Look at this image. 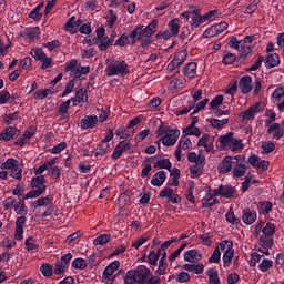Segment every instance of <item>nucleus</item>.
<instances>
[{
  "instance_id": "1",
  "label": "nucleus",
  "mask_w": 284,
  "mask_h": 284,
  "mask_svg": "<svg viewBox=\"0 0 284 284\" xmlns=\"http://www.w3.org/2000/svg\"><path fill=\"white\" fill-rule=\"evenodd\" d=\"M156 26H159V20H152L146 27L139 24L131 32V45H135L136 41H141L143 37H152L156 32Z\"/></svg>"
},
{
  "instance_id": "2",
  "label": "nucleus",
  "mask_w": 284,
  "mask_h": 284,
  "mask_svg": "<svg viewBox=\"0 0 284 284\" xmlns=\"http://www.w3.org/2000/svg\"><path fill=\"white\" fill-rule=\"evenodd\" d=\"M106 77H128L130 64L125 60H112L105 68Z\"/></svg>"
},
{
  "instance_id": "3",
  "label": "nucleus",
  "mask_w": 284,
  "mask_h": 284,
  "mask_svg": "<svg viewBox=\"0 0 284 284\" xmlns=\"http://www.w3.org/2000/svg\"><path fill=\"white\" fill-rule=\"evenodd\" d=\"M221 148L232 150L236 152L237 150H243V140L234 138V132H229L219 138Z\"/></svg>"
},
{
  "instance_id": "4",
  "label": "nucleus",
  "mask_w": 284,
  "mask_h": 284,
  "mask_svg": "<svg viewBox=\"0 0 284 284\" xmlns=\"http://www.w3.org/2000/svg\"><path fill=\"white\" fill-rule=\"evenodd\" d=\"M227 45L233 50H237V52H240V57H243L244 59H247V54L252 52V47L246 44L243 40H239L236 37H231Z\"/></svg>"
},
{
  "instance_id": "5",
  "label": "nucleus",
  "mask_w": 284,
  "mask_h": 284,
  "mask_svg": "<svg viewBox=\"0 0 284 284\" xmlns=\"http://www.w3.org/2000/svg\"><path fill=\"white\" fill-rule=\"evenodd\" d=\"M187 59V50H182L178 54L174 55L173 60L168 64L166 70L170 72H174L178 68H181L183 63H185Z\"/></svg>"
},
{
  "instance_id": "6",
  "label": "nucleus",
  "mask_w": 284,
  "mask_h": 284,
  "mask_svg": "<svg viewBox=\"0 0 284 284\" xmlns=\"http://www.w3.org/2000/svg\"><path fill=\"white\" fill-rule=\"evenodd\" d=\"M179 136H181V131L179 129H171L160 139V141H162L163 145L170 148L172 145H176Z\"/></svg>"
},
{
  "instance_id": "7",
  "label": "nucleus",
  "mask_w": 284,
  "mask_h": 284,
  "mask_svg": "<svg viewBox=\"0 0 284 284\" xmlns=\"http://www.w3.org/2000/svg\"><path fill=\"white\" fill-rule=\"evenodd\" d=\"M21 136V130L16 126H7L0 133V141H12Z\"/></svg>"
},
{
  "instance_id": "8",
  "label": "nucleus",
  "mask_w": 284,
  "mask_h": 284,
  "mask_svg": "<svg viewBox=\"0 0 284 284\" xmlns=\"http://www.w3.org/2000/svg\"><path fill=\"white\" fill-rule=\"evenodd\" d=\"M214 194L222 196L223 199H234V194H236V187L230 184H221L217 189H214Z\"/></svg>"
},
{
  "instance_id": "9",
  "label": "nucleus",
  "mask_w": 284,
  "mask_h": 284,
  "mask_svg": "<svg viewBox=\"0 0 284 284\" xmlns=\"http://www.w3.org/2000/svg\"><path fill=\"white\" fill-rule=\"evenodd\" d=\"M260 112H263V106L261 105V102H257L242 112V119L244 121H254V119H256V114Z\"/></svg>"
},
{
  "instance_id": "10",
  "label": "nucleus",
  "mask_w": 284,
  "mask_h": 284,
  "mask_svg": "<svg viewBox=\"0 0 284 284\" xmlns=\"http://www.w3.org/2000/svg\"><path fill=\"white\" fill-rule=\"evenodd\" d=\"M257 219H258V214L256 213V210H251L250 207H245L242 211V221L244 225H254Z\"/></svg>"
},
{
  "instance_id": "11",
  "label": "nucleus",
  "mask_w": 284,
  "mask_h": 284,
  "mask_svg": "<svg viewBox=\"0 0 284 284\" xmlns=\"http://www.w3.org/2000/svg\"><path fill=\"white\" fill-rule=\"evenodd\" d=\"M273 103H275L280 112H284V88L278 87L272 93Z\"/></svg>"
},
{
  "instance_id": "12",
  "label": "nucleus",
  "mask_w": 284,
  "mask_h": 284,
  "mask_svg": "<svg viewBox=\"0 0 284 284\" xmlns=\"http://www.w3.org/2000/svg\"><path fill=\"white\" fill-rule=\"evenodd\" d=\"M220 174H227V172H232L234 170V158L231 155H226L217 168Z\"/></svg>"
},
{
  "instance_id": "13",
  "label": "nucleus",
  "mask_w": 284,
  "mask_h": 284,
  "mask_svg": "<svg viewBox=\"0 0 284 284\" xmlns=\"http://www.w3.org/2000/svg\"><path fill=\"white\" fill-rule=\"evenodd\" d=\"M28 217L26 215H21L16 220V231H14V240L23 241V225H26Z\"/></svg>"
},
{
  "instance_id": "14",
  "label": "nucleus",
  "mask_w": 284,
  "mask_h": 284,
  "mask_svg": "<svg viewBox=\"0 0 284 284\" xmlns=\"http://www.w3.org/2000/svg\"><path fill=\"white\" fill-rule=\"evenodd\" d=\"M135 278L138 280L139 284H144L148 281V276H150L151 271L145 265H139L135 270Z\"/></svg>"
},
{
  "instance_id": "15",
  "label": "nucleus",
  "mask_w": 284,
  "mask_h": 284,
  "mask_svg": "<svg viewBox=\"0 0 284 284\" xmlns=\"http://www.w3.org/2000/svg\"><path fill=\"white\" fill-rule=\"evenodd\" d=\"M98 123H99V116L85 115L83 119L80 120V128L81 130H90L92 128H97Z\"/></svg>"
},
{
  "instance_id": "16",
  "label": "nucleus",
  "mask_w": 284,
  "mask_h": 284,
  "mask_svg": "<svg viewBox=\"0 0 284 284\" xmlns=\"http://www.w3.org/2000/svg\"><path fill=\"white\" fill-rule=\"evenodd\" d=\"M83 23L81 19L77 20V17L72 16L69 18V20L65 22L64 30L67 32H70V34H77L79 31V27Z\"/></svg>"
},
{
  "instance_id": "17",
  "label": "nucleus",
  "mask_w": 284,
  "mask_h": 284,
  "mask_svg": "<svg viewBox=\"0 0 284 284\" xmlns=\"http://www.w3.org/2000/svg\"><path fill=\"white\" fill-rule=\"evenodd\" d=\"M239 88L242 94H250L254 88L252 85V78L250 75L242 77L239 81Z\"/></svg>"
},
{
  "instance_id": "18",
  "label": "nucleus",
  "mask_w": 284,
  "mask_h": 284,
  "mask_svg": "<svg viewBox=\"0 0 284 284\" xmlns=\"http://www.w3.org/2000/svg\"><path fill=\"white\" fill-rule=\"evenodd\" d=\"M119 267H121V262H119V260H115L113 262H111L103 271L102 273V278L104 281H110L112 274H114L116 272V270H119Z\"/></svg>"
},
{
  "instance_id": "19",
  "label": "nucleus",
  "mask_w": 284,
  "mask_h": 284,
  "mask_svg": "<svg viewBox=\"0 0 284 284\" xmlns=\"http://www.w3.org/2000/svg\"><path fill=\"white\" fill-rule=\"evenodd\" d=\"M183 256H184V261H186V263H190V264L199 263V261L203 258V254L195 248L185 251Z\"/></svg>"
},
{
  "instance_id": "20",
  "label": "nucleus",
  "mask_w": 284,
  "mask_h": 284,
  "mask_svg": "<svg viewBox=\"0 0 284 284\" xmlns=\"http://www.w3.org/2000/svg\"><path fill=\"white\" fill-rule=\"evenodd\" d=\"M201 23H205V18H204V16H201L200 9H195L191 13L190 26H191L192 30H195V28H199L201 26Z\"/></svg>"
},
{
  "instance_id": "21",
  "label": "nucleus",
  "mask_w": 284,
  "mask_h": 284,
  "mask_svg": "<svg viewBox=\"0 0 284 284\" xmlns=\"http://www.w3.org/2000/svg\"><path fill=\"white\" fill-rule=\"evenodd\" d=\"M91 152L95 159H103L110 152V143L100 142Z\"/></svg>"
},
{
  "instance_id": "22",
  "label": "nucleus",
  "mask_w": 284,
  "mask_h": 284,
  "mask_svg": "<svg viewBox=\"0 0 284 284\" xmlns=\"http://www.w3.org/2000/svg\"><path fill=\"white\" fill-rule=\"evenodd\" d=\"M182 268L185 270V272H193V274H203V272H205V265L200 262L184 264Z\"/></svg>"
},
{
  "instance_id": "23",
  "label": "nucleus",
  "mask_w": 284,
  "mask_h": 284,
  "mask_svg": "<svg viewBox=\"0 0 284 284\" xmlns=\"http://www.w3.org/2000/svg\"><path fill=\"white\" fill-rule=\"evenodd\" d=\"M272 133H273V139H275V141H281V139H283L284 131L283 129H281L280 123L274 122L268 126L267 134H272Z\"/></svg>"
},
{
  "instance_id": "24",
  "label": "nucleus",
  "mask_w": 284,
  "mask_h": 284,
  "mask_svg": "<svg viewBox=\"0 0 284 284\" xmlns=\"http://www.w3.org/2000/svg\"><path fill=\"white\" fill-rule=\"evenodd\" d=\"M166 179L168 175L165 171H158L151 180V185H153L154 187H161V185L165 183Z\"/></svg>"
},
{
  "instance_id": "25",
  "label": "nucleus",
  "mask_w": 284,
  "mask_h": 284,
  "mask_svg": "<svg viewBox=\"0 0 284 284\" xmlns=\"http://www.w3.org/2000/svg\"><path fill=\"white\" fill-rule=\"evenodd\" d=\"M197 68L199 64L196 62H189L183 69L184 77H187V79H194V77H196Z\"/></svg>"
},
{
  "instance_id": "26",
  "label": "nucleus",
  "mask_w": 284,
  "mask_h": 284,
  "mask_svg": "<svg viewBox=\"0 0 284 284\" xmlns=\"http://www.w3.org/2000/svg\"><path fill=\"white\" fill-rule=\"evenodd\" d=\"M276 65H281V57L277 53H271L266 57L265 68H276Z\"/></svg>"
},
{
  "instance_id": "27",
  "label": "nucleus",
  "mask_w": 284,
  "mask_h": 284,
  "mask_svg": "<svg viewBox=\"0 0 284 284\" xmlns=\"http://www.w3.org/2000/svg\"><path fill=\"white\" fill-rule=\"evenodd\" d=\"M245 172H247V166L245 163H234L233 164V178L241 179V176H245Z\"/></svg>"
},
{
  "instance_id": "28",
  "label": "nucleus",
  "mask_w": 284,
  "mask_h": 284,
  "mask_svg": "<svg viewBox=\"0 0 284 284\" xmlns=\"http://www.w3.org/2000/svg\"><path fill=\"white\" fill-rule=\"evenodd\" d=\"M13 207L18 216H28V206H26V199H20Z\"/></svg>"
},
{
  "instance_id": "29",
  "label": "nucleus",
  "mask_w": 284,
  "mask_h": 284,
  "mask_svg": "<svg viewBox=\"0 0 284 284\" xmlns=\"http://www.w3.org/2000/svg\"><path fill=\"white\" fill-rule=\"evenodd\" d=\"M73 103H88V90L81 88L75 92V98H71Z\"/></svg>"
},
{
  "instance_id": "30",
  "label": "nucleus",
  "mask_w": 284,
  "mask_h": 284,
  "mask_svg": "<svg viewBox=\"0 0 284 284\" xmlns=\"http://www.w3.org/2000/svg\"><path fill=\"white\" fill-rule=\"evenodd\" d=\"M272 207L274 205L270 201H261L258 202L257 209H258V214H262L263 216H267L270 212H272Z\"/></svg>"
},
{
  "instance_id": "31",
  "label": "nucleus",
  "mask_w": 284,
  "mask_h": 284,
  "mask_svg": "<svg viewBox=\"0 0 284 284\" xmlns=\"http://www.w3.org/2000/svg\"><path fill=\"white\" fill-rule=\"evenodd\" d=\"M114 45L125 48V45H132V33H122L121 37L114 42Z\"/></svg>"
},
{
  "instance_id": "32",
  "label": "nucleus",
  "mask_w": 284,
  "mask_h": 284,
  "mask_svg": "<svg viewBox=\"0 0 284 284\" xmlns=\"http://www.w3.org/2000/svg\"><path fill=\"white\" fill-rule=\"evenodd\" d=\"M207 123H210V125L212 128H215V130H223L224 125H227L230 123V119L224 118L222 120L219 119H206Z\"/></svg>"
},
{
  "instance_id": "33",
  "label": "nucleus",
  "mask_w": 284,
  "mask_h": 284,
  "mask_svg": "<svg viewBox=\"0 0 284 284\" xmlns=\"http://www.w3.org/2000/svg\"><path fill=\"white\" fill-rule=\"evenodd\" d=\"M189 163H195V165H205V156L196 154V152H190L187 154Z\"/></svg>"
},
{
  "instance_id": "34",
  "label": "nucleus",
  "mask_w": 284,
  "mask_h": 284,
  "mask_svg": "<svg viewBox=\"0 0 284 284\" xmlns=\"http://www.w3.org/2000/svg\"><path fill=\"white\" fill-rule=\"evenodd\" d=\"M97 45L101 52H105V50L112 48L113 42L112 39H110V37H104L101 40L97 41Z\"/></svg>"
},
{
  "instance_id": "35",
  "label": "nucleus",
  "mask_w": 284,
  "mask_h": 284,
  "mask_svg": "<svg viewBox=\"0 0 284 284\" xmlns=\"http://www.w3.org/2000/svg\"><path fill=\"white\" fill-rule=\"evenodd\" d=\"M48 186H41L39 189H33L30 192H28L27 194L23 195L22 199L28 200V199H39V196H41V194H43V192H45Z\"/></svg>"
},
{
  "instance_id": "36",
  "label": "nucleus",
  "mask_w": 284,
  "mask_h": 284,
  "mask_svg": "<svg viewBox=\"0 0 284 284\" xmlns=\"http://www.w3.org/2000/svg\"><path fill=\"white\" fill-rule=\"evenodd\" d=\"M260 245L266 250L272 248L274 245V237L272 235L262 234L260 236Z\"/></svg>"
},
{
  "instance_id": "37",
  "label": "nucleus",
  "mask_w": 284,
  "mask_h": 284,
  "mask_svg": "<svg viewBox=\"0 0 284 284\" xmlns=\"http://www.w3.org/2000/svg\"><path fill=\"white\" fill-rule=\"evenodd\" d=\"M40 272L42 276H44L45 278H50V276L54 274V266H52V264L49 263H42L40 265Z\"/></svg>"
},
{
  "instance_id": "38",
  "label": "nucleus",
  "mask_w": 284,
  "mask_h": 284,
  "mask_svg": "<svg viewBox=\"0 0 284 284\" xmlns=\"http://www.w3.org/2000/svg\"><path fill=\"white\" fill-rule=\"evenodd\" d=\"M45 186V176L37 175L31 179V189L36 190Z\"/></svg>"
},
{
  "instance_id": "39",
  "label": "nucleus",
  "mask_w": 284,
  "mask_h": 284,
  "mask_svg": "<svg viewBox=\"0 0 284 284\" xmlns=\"http://www.w3.org/2000/svg\"><path fill=\"white\" fill-rule=\"evenodd\" d=\"M236 54L231 53L230 51H224L222 63L224 65H234V63H236Z\"/></svg>"
},
{
  "instance_id": "40",
  "label": "nucleus",
  "mask_w": 284,
  "mask_h": 284,
  "mask_svg": "<svg viewBox=\"0 0 284 284\" xmlns=\"http://www.w3.org/2000/svg\"><path fill=\"white\" fill-rule=\"evenodd\" d=\"M234 258V250L233 248H227L224 253H223V266L224 267H230V265L232 264V260Z\"/></svg>"
},
{
  "instance_id": "41",
  "label": "nucleus",
  "mask_w": 284,
  "mask_h": 284,
  "mask_svg": "<svg viewBox=\"0 0 284 284\" xmlns=\"http://www.w3.org/2000/svg\"><path fill=\"white\" fill-rule=\"evenodd\" d=\"M24 245H26L28 252H34V251L39 250V243L37 242V239H34V236H29L24 241Z\"/></svg>"
},
{
  "instance_id": "42",
  "label": "nucleus",
  "mask_w": 284,
  "mask_h": 284,
  "mask_svg": "<svg viewBox=\"0 0 284 284\" xmlns=\"http://www.w3.org/2000/svg\"><path fill=\"white\" fill-rule=\"evenodd\" d=\"M132 134H134V131H130V129H128V126H125V128L119 126L115 130V135H118L119 139H130V136H132Z\"/></svg>"
},
{
  "instance_id": "43",
  "label": "nucleus",
  "mask_w": 284,
  "mask_h": 284,
  "mask_svg": "<svg viewBox=\"0 0 284 284\" xmlns=\"http://www.w3.org/2000/svg\"><path fill=\"white\" fill-rule=\"evenodd\" d=\"M111 237L112 235L110 234H100L93 240V245H108Z\"/></svg>"
},
{
  "instance_id": "44",
  "label": "nucleus",
  "mask_w": 284,
  "mask_h": 284,
  "mask_svg": "<svg viewBox=\"0 0 284 284\" xmlns=\"http://www.w3.org/2000/svg\"><path fill=\"white\" fill-rule=\"evenodd\" d=\"M71 267H73V270H85L88 262L83 260V257H77L72 261Z\"/></svg>"
},
{
  "instance_id": "45",
  "label": "nucleus",
  "mask_w": 284,
  "mask_h": 284,
  "mask_svg": "<svg viewBox=\"0 0 284 284\" xmlns=\"http://www.w3.org/2000/svg\"><path fill=\"white\" fill-rule=\"evenodd\" d=\"M262 233L265 236H274V234H276V225L272 222H267L262 229Z\"/></svg>"
},
{
  "instance_id": "46",
  "label": "nucleus",
  "mask_w": 284,
  "mask_h": 284,
  "mask_svg": "<svg viewBox=\"0 0 284 284\" xmlns=\"http://www.w3.org/2000/svg\"><path fill=\"white\" fill-rule=\"evenodd\" d=\"M50 94H52L51 89L38 90L33 93V99H37L38 101H43V99H47V97H50Z\"/></svg>"
},
{
  "instance_id": "47",
  "label": "nucleus",
  "mask_w": 284,
  "mask_h": 284,
  "mask_svg": "<svg viewBox=\"0 0 284 284\" xmlns=\"http://www.w3.org/2000/svg\"><path fill=\"white\" fill-rule=\"evenodd\" d=\"M17 165H19V160L14 159V158H9L6 160V162H3L0 168L2 170H12L13 168H17Z\"/></svg>"
},
{
  "instance_id": "48",
  "label": "nucleus",
  "mask_w": 284,
  "mask_h": 284,
  "mask_svg": "<svg viewBox=\"0 0 284 284\" xmlns=\"http://www.w3.org/2000/svg\"><path fill=\"white\" fill-rule=\"evenodd\" d=\"M39 200V204H40V207H49V210H52V207H54V204L52 203V195H47L44 197H40L38 199Z\"/></svg>"
},
{
  "instance_id": "49",
  "label": "nucleus",
  "mask_w": 284,
  "mask_h": 284,
  "mask_svg": "<svg viewBox=\"0 0 284 284\" xmlns=\"http://www.w3.org/2000/svg\"><path fill=\"white\" fill-rule=\"evenodd\" d=\"M169 29L173 37H176L179 34V30H181V26L179 24V18H175L169 22Z\"/></svg>"
},
{
  "instance_id": "50",
  "label": "nucleus",
  "mask_w": 284,
  "mask_h": 284,
  "mask_svg": "<svg viewBox=\"0 0 284 284\" xmlns=\"http://www.w3.org/2000/svg\"><path fill=\"white\" fill-rule=\"evenodd\" d=\"M14 101V97L10 94V91L8 90H2L0 91V105H6L8 101Z\"/></svg>"
},
{
  "instance_id": "51",
  "label": "nucleus",
  "mask_w": 284,
  "mask_h": 284,
  "mask_svg": "<svg viewBox=\"0 0 284 284\" xmlns=\"http://www.w3.org/2000/svg\"><path fill=\"white\" fill-rule=\"evenodd\" d=\"M225 220L227 221V223H231L232 225L241 224V219H239V217H236V215H234V211L232 209H230V211L226 212Z\"/></svg>"
},
{
  "instance_id": "52",
  "label": "nucleus",
  "mask_w": 284,
  "mask_h": 284,
  "mask_svg": "<svg viewBox=\"0 0 284 284\" xmlns=\"http://www.w3.org/2000/svg\"><path fill=\"white\" fill-rule=\"evenodd\" d=\"M43 48H47L49 52H57V50L61 48V41L53 40V41L47 42L43 44Z\"/></svg>"
},
{
  "instance_id": "53",
  "label": "nucleus",
  "mask_w": 284,
  "mask_h": 284,
  "mask_svg": "<svg viewBox=\"0 0 284 284\" xmlns=\"http://www.w3.org/2000/svg\"><path fill=\"white\" fill-rule=\"evenodd\" d=\"M201 168H203V164H194L190 166V174L192 179H199V176L203 174V171L201 170Z\"/></svg>"
},
{
  "instance_id": "54",
  "label": "nucleus",
  "mask_w": 284,
  "mask_h": 284,
  "mask_svg": "<svg viewBox=\"0 0 284 284\" xmlns=\"http://www.w3.org/2000/svg\"><path fill=\"white\" fill-rule=\"evenodd\" d=\"M134 283H138L136 272H134V270H130L126 272L124 276V284H134Z\"/></svg>"
},
{
  "instance_id": "55",
  "label": "nucleus",
  "mask_w": 284,
  "mask_h": 284,
  "mask_svg": "<svg viewBox=\"0 0 284 284\" xmlns=\"http://www.w3.org/2000/svg\"><path fill=\"white\" fill-rule=\"evenodd\" d=\"M154 168H159L160 170H170V168H172V162H170V159H162L154 164Z\"/></svg>"
},
{
  "instance_id": "56",
  "label": "nucleus",
  "mask_w": 284,
  "mask_h": 284,
  "mask_svg": "<svg viewBox=\"0 0 284 284\" xmlns=\"http://www.w3.org/2000/svg\"><path fill=\"white\" fill-rule=\"evenodd\" d=\"M31 57H33V59H36V61H41L42 59H45V57H48L45 54V52L43 51V49H32L30 52Z\"/></svg>"
},
{
  "instance_id": "57",
  "label": "nucleus",
  "mask_w": 284,
  "mask_h": 284,
  "mask_svg": "<svg viewBox=\"0 0 284 284\" xmlns=\"http://www.w3.org/2000/svg\"><path fill=\"white\" fill-rule=\"evenodd\" d=\"M274 266V262L270 258H264L261 264H258V270L261 272H267Z\"/></svg>"
},
{
  "instance_id": "58",
  "label": "nucleus",
  "mask_w": 284,
  "mask_h": 284,
  "mask_svg": "<svg viewBox=\"0 0 284 284\" xmlns=\"http://www.w3.org/2000/svg\"><path fill=\"white\" fill-rule=\"evenodd\" d=\"M225 97L223 94L216 95L211 102H210V109L211 110H216L219 105L223 104Z\"/></svg>"
},
{
  "instance_id": "59",
  "label": "nucleus",
  "mask_w": 284,
  "mask_h": 284,
  "mask_svg": "<svg viewBox=\"0 0 284 284\" xmlns=\"http://www.w3.org/2000/svg\"><path fill=\"white\" fill-rule=\"evenodd\" d=\"M148 241H150V235L144 234L140 236L136 241L132 242L131 246L135 250H139V247H141V245H144V243H148Z\"/></svg>"
},
{
  "instance_id": "60",
  "label": "nucleus",
  "mask_w": 284,
  "mask_h": 284,
  "mask_svg": "<svg viewBox=\"0 0 284 284\" xmlns=\"http://www.w3.org/2000/svg\"><path fill=\"white\" fill-rule=\"evenodd\" d=\"M192 278V276H190V273L182 271L179 274L175 275V281L178 283H189V281Z\"/></svg>"
},
{
  "instance_id": "61",
  "label": "nucleus",
  "mask_w": 284,
  "mask_h": 284,
  "mask_svg": "<svg viewBox=\"0 0 284 284\" xmlns=\"http://www.w3.org/2000/svg\"><path fill=\"white\" fill-rule=\"evenodd\" d=\"M26 37H28V39H37V37H39L40 32H39V27L36 28H27L24 31Z\"/></svg>"
},
{
  "instance_id": "62",
  "label": "nucleus",
  "mask_w": 284,
  "mask_h": 284,
  "mask_svg": "<svg viewBox=\"0 0 284 284\" xmlns=\"http://www.w3.org/2000/svg\"><path fill=\"white\" fill-rule=\"evenodd\" d=\"M262 150L263 154H271V152H274V150H276V144H274V142L272 141L264 142L262 144Z\"/></svg>"
},
{
  "instance_id": "63",
  "label": "nucleus",
  "mask_w": 284,
  "mask_h": 284,
  "mask_svg": "<svg viewBox=\"0 0 284 284\" xmlns=\"http://www.w3.org/2000/svg\"><path fill=\"white\" fill-rule=\"evenodd\" d=\"M61 172H62L61 168L55 165L50 168V170L48 171V174H50V176H52L54 181H59V179H61Z\"/></svg>"
},
{
  "instance_id": "64",
  "label": "nucleus",
  "mask_w": 284,
  "mask_h": 284,
  "mask_svg": "<svg viewBox=\"0 0 284 284\" xmlns=\"http://www.w3.org/2000/svg\"><path fill=\"white\" fill-rule=\"evenodd\" d=\"M3 121L7 123V125H11L12 121H19V111L6 114Z\"/></svg>"
}]
</instances>
